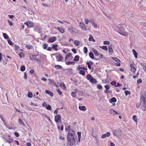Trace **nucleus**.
I'll return each instance as SVG.
<instances>
[{"label": "nucleus", "mask_w": 146, "mask_h": 146, "mask_svg": "<svg viewBox=\"0 0 146 146\" xmlns=\"http://www.w3.org/2000/svg\"><path fill=\"white\" fill-rule=\"evenodd\" d=\"M76 136L74 130L73 129L70 130L67 137L68 144L70 146H72L76 142Z\"/></svg>", "instance_id": "f257e3e1"}, {"label": "nucleus", "mask_w": 146, "mask_h": 146, "mask_svg": "<svg viewBox=\"0 0 146 146\" xmlns=\"http://www.w3.org/2000/svg\"><path fill=\"white\" fill-rule=\"evenodd\" d=\"M86 78L87 80H89L91 83H96L97 82V81L90 74L87 75Z\"/></svg>", "instance_id": "f03ea898"}, {"label": "nucleus", "mask_w": 146, "mask_h": 146, "mask_svg": "<svg viewBox=\"0 0 146 146\" xmlns=\"http://www.w3.org/2000/svg\"><path fill=\"white\" fill-rule=\"evenodd\" d=\"M61 120V117L60 114H58L56 115L55 116L54 121L57 124L58 123L60 122Z\"/></svg>", "instance_id": "7ed1b4c3"}, {"label": "nucleus", "mask_w": 146, "mask_h": 146, "mask_svg": "<svg viewBox=\"0 0 146 146\" xmlns=\"http://www.w3.org/2000/svg\"><path fill=\"white\" fill-rule=\"evenodd\" d=\"M41 55L38 53L35 55L34 60L40 63L41 61Z\"/></svg>", "instance_id": "20e7f679"}, {"label": "nucleus", "mask_w": 146, "mask_h": 146, "mask_svg": "<svg viewBox=\"0 0 146 146\" xmlns=\"http://www.w3.org/2000/svg\"><path fill=\"white\" fill-rule=\"evenodd\" d=\"M68 31L70 32V33L72 34H76L77 31L76 29L73 27L69 28L68 29Z\"/></svg>", "instance_id": "39448f33"}, {"label": "nucleus", "mask_w": 146, "mask_h": 146, "mask_svg": "<svg viewBox=\"0 0 146 146\" xmlns=\"http://www.w3.org/2000/svg\"><path fill=\"white\" fill-rule=\"evenodd\" d=\"M73 58V57L72 56V54L68 53L67 54L65 58V61L66 60H72Z\"/></svg>", "instance_id": "423d86ee"}, {"label": "nucleus", "mask_w": 146, "mask_h": 146, "mask_svg": "<svg viewBox=\"0 0 146 146\" xmlns=\"http://www.w3.org/2000/svg\"><path fill=\"white\" fill-rule=\"evenodd\" d=\"M141 99L142 100L143 102H146V92H141Z\"/></svg>", "instance_id": "0eeeda50"}, {"label": "nucleus", "mask_w": 146, "mask_h": 146, "mask_svg": "<svg viewBox=\"0 0 146 146\" xmlns=\"http://www.w3.org/2000/svg\"><path fill=\"white\" fill-rule=\"evenodd\" d=\"M56 57L57 61H61L63 59V57L62 56L59 54H56Z\"/></svg>", "instance_id": "6e6552de"}, {"label": "nucleus", "mask_w": 146, "mask_h": 146, "mask_svg": "<svg viewBox=\"0 0 146 146\" xmlns=\"http://www.w3.org/2000/svg\"><path fill=\"white\" fill-rule=\"evenodd\" d=\"M56 39L57 38L55 36L50 37L48 41V42L49 43H52L55 41Z\"/></svg>", "instance_id": "1a4fd4ad"}, {"label": "nucleus", "mask_w": 146, "mask_h": 146, "mask_svg": "<svg viewBox=\"0 0 146 146\" xmlns=\"http://www.w3.org/2000/svg\"><path fill=\"white\" fill-rule=\"evenodd\" d=\"M24 24L27 26L29 27H32L33 26V23L31 21H29L24 23Z\"/></svg>", "instance_id": "9d476101"}, {"label": "nucleus", "mask_w": 146, "mask_h": 146, "mask_svg": "<svg viewBox=\"0 0 146 146\" xmlns=\"http://www.w3.org/2000/svg\"><path fill=\"white\" fill-rule=\"evenodd\" d=\"M80 26L82 30L84 31H86V29L85 25L84 23L82 22H80Z\"/></svg>", "instance_id": "9b49d317"}, {"label": "nucleus", "mask_w": 146, "mask_h": 146, "mask_svg": "<svg viewBox=\"0 0 146 146\" xmlns=\"http://www.w3.org/2000/svg\"><path fill=\"white\" fill-rule=\"evenodd\" d=\"M141 108L144 111H146V102H143Z\"/></svg>", "instance_id": "f8f14e48"}, {"label": "nucleus", "mask_w": 146, "mask_h": 146, "mask_svg": "<svg viewBox=\"0 0 146 146\" xmlns=\"http://www.w3.org/2000/svg\"><path fill=\"white\" fill-rule=\"evenodd\" d=\"M113 133L115 136H117L121 134V131L119 129L116 130L114 131Z\"/></svg>", "instance_id": "ddd939ff"}, {"label": "nucleus", "mask_w": 146, "mask_h": 146, "mask_svg": "<svg viewBox=\"0 0 146 146\" xmlns=\"http://www.w3.org/2000/svg\"><path fill=\"white\" fill-rule=\"evenodd\" d=\"M110 113L113 115L119 114V113L113 109H111L109 111Z\"/></svg>", "instance_id": "4468645a"}, {"label": "nucleus", "mask_w": 146, "mask_h": 146, "mask_svg": "<svg viewBox=\"0 0 146 146\" xmlns=\"http://www.w3.org/2000/svg\"><path fill=\"white\" fill-rule=\"evenodd\" d=\"M54 28L56 29H58L61 33H63L64 32V29L62 27H58V28L55 27Z\"/></svg>", "instance_id": "2eb2a0df"}, {"label": "nucleus", "mask_w": 146, "mask_h": 146, "mask_svg": "<svg viewBox=\"0 0 146 146\" xmlns=\"http://www.w3.org/2000/svg\"><path fill=\"white\" fill-rule=\"evenodd\" d=\"M110 133L109 132H107L106 133L103 134L102 135V138H104L107 137H108L110 135Z\"/></svg>", "instance_id": "dca6fc26"}, {"label": "nucleus", "mask_w": 146, "mask_h": 146, "mask_svg": "<svg viewBox=\"0 0 146 146\" xmlns=\"http://www.w3.org/2000/svg\"><path fill=\"white\" fill-rule=\"evenodd\" d=\"M118 33L120 35L124 36H126L127 35V33L123 31H121V28L119 29V31L118 32Z\"/></svg>", "instance_id": "f3484780"}, {"label": "nucleus", "mask_w": 146, "mask_h": 146, "mask_svg": "<svg viewBox=\"0 0 146 146\" xmlns=\"http://www.w3.org/2000/svg\"><path fill=\"white\" fill-rule=\"evenodd\" d=\"M77 69L78 70H82L83 69L85 71H87V68L86 67H85L84 66L81 67L79 65Z\"/></svg>", "instance_id": "a211bd4d"}, {"label": "nucleus", "mask_w": 146, "mask_h": 146, "mask_svg": "<svg viewBox=\"0 0 146 146\" xmlns=\"http://www.w3.org/2000/svg\"><path fill=\"white\" fill-rule=\"evenodd\" d=\"M78 108L80 110L83 111H85L86 110V108L84 106H79Z\"/></svg>", "instance_id": "6ab92c4d"}, {"label": "nucleus", "mask_w": 146, "mask_h": 146, "mask_svg": "<svg viewBox=\"0 0 146 146\" xmlns=\"http://www.w3.org/2000/svg\"><path fill=\"white\" fill-rule=\"evenodd\" d=\"M92 51L96 56H98L99 54L98 51L97 50L93 48L92 49Z\"/></svg>", "instance_id": "aec40b11"}, {"label": "nucleus", "mask_w": 146, "mask_h": 146, "mask_svg": "<svg viewBox=\"0 0 146 146\" xmlns=\"http://www.w3.org/2000/svg\"><path fill=\"white\" fill-rule=\"evenodd\" d=\"M116 99L115 97L112 98L111 100H109V102L110 103H112L113 102H116Z\"/></svg>", "instance_id": "412c9836"}, {"label": "nucleus", "mask_w": 146, "mask_h": 146, "mask_svg": "<svg viewBox=\"0 0 146 146\" xmlns=\"http://www.w3.org/2000/svg\"><path fill=\"white\" fill-rule=\"evenodd\" d=\"M130 66L131 68V70L133 72H135L136 70V69L134 67L133 64H130Z\"/></svg>", "instance_id": "4be33fe9"}, {"label": "nucleus", "mask_w": 146, "mask_h": 146, "mask_svg": "<svg viewBox=\"0 0 146 146\" xmlns=\"http://www.w3.org/2000/svg\"><path fill=\"white\" fill-rule=\"evenodd\" d=\"M80 71L79 72V74H80L82 75L83 76H84L85 74V71L83 70H79Z\"/></svg>", "instance_id": "5701e85b"}, {"label": "nucleus", "mask_w": 146, "mask_h": 146, "mask_svg": "<svg viewBox=\"0 0 146 146\" xmlns=\"http://www.w3.org/2000/svg\"><path fill=\"white\" fill-rule=\"evenodd\" d=\"M108 50L109 53L112 54L113 50L112 48L111 45H110L108 46Z\"/></svg>", "instance_id": "b1692460"}, {"label": "nucleus", "mask_w": 146, "mask_h": 146, "mask_svg": "<svg viewBox=\"0 0 146 146\" xmlns=\"http://www.w3.org/2000/svg\"><path fill=\"white\" fill-rule=\"evenodd\" d=\"M60 87L62 88L64 90H65L66 86L64 83H61L60 84Z\"/></svg>", "instance_id": "393cba45"}, {"label": "nucleus", "mask_w": 146, "mask_h": 146, "mask_svg": "<svg viewBox=\"0 0 146 146\" xmlns=\"http://www.w3.org/2000/svg\"><path fill=\"white\" fill-rule=\"evenodd\" d=\"M133 52L134 55L135 57L137 58V53L135 49H133L132 50Z\"/></svg>", "instance_id": "a878e982"}, {"label": "nucleus", "mask_w": 146, "mask_h": 146, "mask_svg": "<svg viewBox=\"0 0 146 146\" xmlns=\"http://www.w3.org/2000/svg\"><path fill=\"white\" fill-rule=\"evenodd\" d=\"M80 57L78 55H76L74 57V60L75 62L78 61L79 60Z\"/></svg>", "instance_id": "bb28decb"}, {"label": "nucleus", "mask_w": 146, "mask_h": 146, "mask_svg": "<svg viewBox=\"0 0 146 146\" xmlns=\"http://www.w3.org/2000/svg\"><path fill=\"white\" fill-rule=\"evenodd\" d=\"M58 46L57 44H53L52 47V48L53 49H54L56 51H57L58 50L57 48Z\"/></svg>", "instance_id": "cd10ccee"}, {"label": "nucleus", "mask_w": 146, "mask_h": 146, "mask_svg": "<svg viewBox=\"0 0 146 146\" xmlns=\"http://www.w3.org/2000/svg\"><path fill=\"white\" fill-rule=\"evenodd\" d=\"M100 47L104 50L106 51L108 50V48L106 46H100Z\"/></svg>", "instance_id": "c85d7f7f"}, {"label": "nucleus", "mask_w": 146, "mask_h": 146, "mask_svg": "<svg viewBox=\"0 0 146 146\" xmlns=\"http://www.w3.org/2000/svg\"><path fill=\"white\" fill-rule=\"evenodd\" d=\"M80 42L79 41L75 40L74 41V44L76 45V46H78L80 44Z\"/></svg>", "instance_id": "c756f323"}, {"label": "nucleus", "mask_w": 146, "mask_h": 146, "mask_svg": "<svg viewBox=\"0 0 146 146\" xmlns=\"http://www.w3.org/2000/svg\"><path fill=\"white\" fill-rule=\"evenodd\" d=\"M0 117L2 121L5 124V120L4 119V117L3 115H2L0 114Z\"/></svg>", "instance_id": "7c9ffc66"}, {"label": "nucleus", "mask_w": 146, "mask_h": 146, "mask_svg": "<svg viewBox=\"0 0 146 146\" xmlns=\"http://www.w3.org/2000/svg\"><path fill=\"white\" fill-rule=\"evenodd\" d=\"M78 135V142L80 141V139L81 138V133L80 132H78L77 133Z\"/></svg>", "instance_id": "2f4dec72"}, {"label": "nucleus", "mask_w": 146, "mask_h": 146, "mask_svg": "<svg viewBox=\"0 0 146 146\" xmlns=\"http://www.w3.org/2000/svg\"><path fill=\"white\" fill-rule=\"evenodd\" d=\"M19 123L20 125H24V124L23 123V120L20 119H19Z\"/></svg>", "instance_id": "473e14b6"}, {"label": "nucleus", "mask_w": 146, "mask_h": 146, "mask_svg": "<svg viewBox=\"0 0 146 146\" xmlns=\"http://www.w3.org/2000/svg\"><path fill=\"white\" fill-rule=\"evenodd\" d=\"M66 64L67 65H69L71 64L74 65L75 62H66Z\"/></svg>", "instance_id": "72a5a7b5"}, {"label": "nucleus", "mask_w": 146, "mask_h": 146, "mask_svg": "<svg viewBox=\"0 0 146 146\" xmlns=\"http://www.w3.org/2000/svg\"><path fill=\"white\" fill-rule=\"evenodd\" d=\"M27 95L28 97L30 98H31L33 96V94L31 92H29Z\"/></svg>", "instance_id": "f704fd0d"}, {"label": "nucleus", "mask_w": 146, "mask_h": 146, "mask_svg": "<svg viewBox=\"0 0 146 146\" xmlns=\"http://www.w3.org/2000/svg\"><path fill=\"white\" fill-rule=\"evenodd\" d=\"M54 68L57 69H60L62 68V67L60 65H56L55 66Z\"/></svg>", "instance_id": "c9c22d12"}, {"label": "nucleus", "mask_w": 146, "mask_h": 146, "mask_svg": "<svg viewBox=\"0 0 146 146\" xmlns=\"http://www.w3.org/2000/svg\"><path fill=\"white\" fill-rule=\"evenodd\" d=\"M35 55L33 54H30L29 56L30 59L32 60H34Z\"/></svg>", "instance_id": "e433bc0d"}, {"label": "nucleus", "mask_w": 146, "mask_h": 146, "mask_svg": "<svg viewBox=\"0 0 146 146\" xmlns=\"http://www.w3.org/2000/svg\"><path fill=\"white\" fill-rule=\"evenodd\" d=\"M133 120L136 122H137L138 121V120L137 118V117L135 115H134L133 117Z\"/></svg>", "instance_id": "4c0bfd02"}, {"label": "nucleus", "mask_w": 146, "mask_h": 146, "mask_svg": "<svg viewBox=\"0 0 146 146\" xmlns=\"http://www.w3.org/2000/svg\"><path fill=\"white\" fill-rule=\"evenodd\" d=\"M3 36L4 38L5 39H7L9 38V36L6 33H3Z\"/></svg>", "instance_id": "58836bf2"}, {"label": "nucleus", "mask_w": 146, "mask_h": 146, "mask_svg": "<svg viewBox=\"0 0 146 146\" xmlns=\"http://www.w3.org/2000/svg\"><path fill=\"white\" fill-rule=\"evenodd\" d=\"M45 108L46 109L48 110H50L52 109V108L50 105H47Z\"/></svg>", "instance_id": "ea45409f"}, {"label": "nucleus", "mask_w": 146, "mask_h": 146, "mask_svg": "<svg viewBox=\"0 0 146 146\" xmlns=\"http://www.w3.org/2000/svg\"><path fill=\"white\" fill-rule=\"evenodd\" d=\"M89 56L90 58L92 59H94V58L93 54L92 52H90L89 54Z\"/></svg>", "instance_id": "a19ab883"}, {"label": "nucleus", "mask_w": 146, "mask_h": 146, "mask_svg": "<svg viewBox=\"0 0 146 146\" xmlns=\"http://www.w3.org/2000/svg\"><path fill=\"white\" fill-rule=\"evenodd\" d=\"M84 52L85 54L87 53L88 52V48L86 47H84L83 48Z\"/></svg>", "instance_id": "79ce46f5"}, {"label": "nucleus", "mask_w": 146, "mask_h": 146, "mask_svg": "<svg viewBox=\"0 0 146 146\" xmlns=\"http://www.w3.org/2000/svg\"><path fill=\"white\" fill-rule=\"evenodd\" d=\"M26 47L29 49H32L33 47L30 44L27 45H26Z\"/></svg>", "instance_id": "37998d69"}, {"label": "nucleus", "mask_w": 146, "mask_h": 146, "mask_svg": "<svg viewBox=\"0 0 146 146\" xmlns=\"http://www.w3.org/2000/svg\"><path fill=\"white\" fill-rule=\"evenodd\" d=\"M15 50L16 51H17L19 49V47L17 45H15L14 46Z\"/></svg>", "instance_id": "c03bdc74"}, {"label": "nucleus", "mask_w": 146, "mask_h": 146, "mask_svg": "<svg viewBox=\"0 0 146 146\" xmlns=\"http://www.w3.org/2000/svg\"><path fill=\"white\" fill-rule=\"evenodd\" d=\"M111 85L116 87V84L117 83L115 81H113L111 82Z\"/></svg>", "instance_id": "a18cd8bd"}, {"label": "nucleus", "mask_w": 146, "mask_h": 146, "mask_svg": "<svg viewBox=\"0 0 146 146\" xmlns=\"http://www.w3.org/2000/svg\"><path fill=\"white\" fill-rule=\"evenodd\" d=\"M46 92L47 94H49L51 97H52L53 96V94L52 92Z\"/></svg>", "instance_id": "49530a36"}, {"label": "nucleus", "mask_w": 146, "mask_h": 146, "mask_svg": "<svg viewBox=\"0 0 146 146\" xmlns=\"http://www.w3.org/2000/svg\"><path fill=\"white\" fill-rule=\"evenodd\" d=\"M25 69V67L24 66H22L21 68V70L22 72L24 71Z\"/></svg>", "instance_id": "de8ad7c7"}, {"label": "nucleus", "mask_w": 146, "mask_h": 146, "mask_svg": "<svg viewBox=\"0 0 146 146\" xmlns=\"http://www.w3.org/2000/svg\"><path fill=\"white\" fill-rule=\"evenodd\" d=\"M76 92H72V95L74 97H76Z\"/></svg>", "instance_id": "09e8293b"}, {"label": "nucleus", "mask_w": 146, "mask_h": 146, "mask_svg": "<svg viewBox=\"0 0 146 146\" xmlns=\"http://www.w3.org/2000/svg\"><path fill=\"white\" fill-rule=\"evenodd\" d=\"M113 59L115 61L117 62V63H119L120 62V60L117 58H116L114 57Z\"/></svg>", "instance_id": "8fccbe9b"}, {"label": "nucleus", "mask_w": 146, "mask_h": 146, "mask_svg": "<svg viewBox=\"0 0 146 146\" xmlns=\"http://www.w3.org/2000/svg\"><path fill=\"white\" fill-rule=\"evenodd\" d=\"M103 43L104 44L109 45L110 44V42L108 41H104V42Z\"/></svg>", "instance_id": "3c124183"}, {"label": "nucleus", "mask_w": 146, "mask_h": 146, "mask_svg": "<svg viewBox=\"0 0 146 146\" xmlns=\"http://www.w3.org/2000/svg\"><path fill=\"white\" fill-rule=\"evenodd\" d=\"M19 55L21 58H23L25 56L24 54L23 53L19 54Z\"/></svg>", "instance_id": "603ef678"}, {"label": "nucleus", "mask_w": 146, "mask_h": 146, "mask_svg": "<svg viewBox=\"0 0 146 146\" xmlns=\"http://www.w3.org/2000/svg\"><path fill=\"white\" fill-rule=\"evenodd\" d=\"M48 44H43L42 45L44 49H46L47 46H48Z\"/></svg>", "instance_id": "864d4df0"}, {"label": "nucleus", "mask_w": 146, "mask_h": 146, "mask_svg": "<svg viewBox=\"0 0 146 146\" xmlns=\"http://www.w3.org/2000/svg\"><path fill=\"white\" fill-rule=\"evenodd\" d=\"M59 109L58 108H56V110L54 111V113L55 114H57L58 112V111Z\"/></svg>", "instance_id": "5fc2aeb1"}, {"label": "nucleus", "mask_w": 146, "mask_h": 146, "mask_svg": "<svg viewBox=\"0 0 146 146\" xmlns=\"http://www.w3.org/2000/svg\"><path fill=\"white\" fill-rule=\"evenodd\" d=\"M6 140L7 142L9 144L12 143L13 141V140L12 139H9V140H8L7 139H6Z\"/></svg>", "instance_id": "6e6d98bb"}, {"label": "nucleus", "mask_w": 146, "mask_h": 146, "mask_svg": "<svg viewBox=\"0 0 146 146\" xmlns=\"http://www.w3.org/2000/svg\"><path fill=\"white\" fill-rule=\"evenodd\" d=\"M92 25L95 28H97V25L94 22H93Z\"/></svg>", "instance_id": "4d7b16f0"}, {"label": "nucleus", "mask_w": 146, "mask_h": 146, "mask_svg": "<svg viewBox=\"0 0 146 146\" xmlns=\"http://www.w3.org/2000/svg\"><path fill=\"white\" fill-rule=\"evenodd\" d=\"M59 138L60 139L63 140L65 139V138L63 135H60L59 136Z\"/></svg>", "instance_id": "13d9d810"}, {"label": "nucleus", "mask_w": 146, "mask_h": 146, "mask_svg": "<svg viewBox=\"0 0 146 146\" xmlns=\"http://www.w3.org/2000/svg\"><path fill=\"white\" fill-rule=\"evenodd\" d=\"M93 40H94L93 37L92 35H91L89 38V41H92Z\"/></svg>", "instance_id": "bf43d9fd"}, {"label": "nucleus", "mask_w": 146, "mask_h": 146, "mask_svg": "<svg viewBox=\"0 0 146 146\" xmlns=\"http://www.w3.org/2000/svg\"><path fill=\"white\" fill-rule=\"evenodd\" d=\"M8 23H9V25L10 26H11L12 25H13V23H12V22L10 21V20H8Z\"/></svg>", "instance_id": "052dcab7"}, {"label": "nucleus", "mask_w": 146, "mask_h": 146, "mask_svg": "<svg viewBox=\"0 0 146 146\" xmlns=\"http://www.w3.org/2000/svg\"><path fill=\"white\" fill-rule=\"evenodd\" d=\"M105 87L106 89V90H108L110 88V87L109 85H107L105 86Z\"/></svg>", "instance_id": "680f3d73"}, {"label": "nucleus", "mask_w": 146, "mask_h": 146, "mask_svg": "<svg viewBox=\"0 0 146 146\" xmlns=\"http://www.w3.org/2000/svg\"><path fill=\"white\" fill-rule=\"evenodd\" d=\"M8 43L10 45H13V43H12V42L10 40H8Z\"/></svg>", "instance_id": "e2e57ef3"}, {"label": "nucleus", "mask_w": 146, "mask_h": 146, "mask_svg": "<svg viewBox=\"0 0 146 146\" xmlns=\"http://www.w3.org/2000/svg\"><path fill=\"white\" fill-rule=\"evenodd\" d=\"M24 78L25 79H27V75L26 73V72L24 73Z\"/></svg>", "instance_id": "0e129e2a"}, {"label": "nucleus", "mask_w": 146, "mask_h": 146, "mask_svg": "<svg viewBox=\"0 0 146 146\" xmlns=\"http://www.w3.org/2000/svg\"><path fill=\"white\" fill-rule=\"evenodd\" d=\"M84 21H85V23L86 24H88V23H89V20L87 19H85L84 20Z\"/></svg>", "instance_id": "69168bd1"}, {"label": "nucleus", "mask_w": 146, "mask_h": 146, "mask_svg": "<svg viewBox=\"0 0 146 146\" xmlns=\"http://www.w3.org/2000/svg\"><path fill=\"white\" fill-rule=\"evenodd\" d=\"M72 51L74 53L76 54V49L73 48L72 49Z\"/></svg>", "instance_id": "338daca9"}, {"label": "nucleus", "mask_w": 146, "mask_h": 146, "mask_svg": "<svg viewBox=\"0 0 146 146\" xmlns=\"http://www.w3.org/2000/svg\"><path fill=\"white\" fill-rule=\"evenodd\" d=\"M97 87H98V88L99 89H101L102 88V86L101 85H100V84H99L98 85Z\"/></svg>", "instance_id": "774afa93"}]
</instances>
